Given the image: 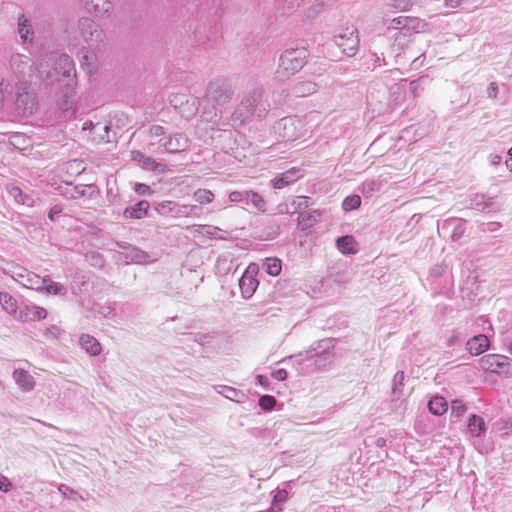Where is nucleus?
<instances>
[{"label": "nucleus", "instance_id": "obj_2", "mask_svg": "<svg viewBox=\"0 0 512 512\" xmlns=\"http://www.w3.org/2000/svg\"><path fill=\"white\" fill-rule=\"evenodd\" d=\"M75 76L76 70L72 58L67 54H62L57 58L53 72L47 74L46 80L50 83L56 81L62 84L64 87V96L70 98L75 93ZM60 106L62 109L67 110L71 107V104L68 99H65Z\"/></svg>", "mask_w": 512, "mask_h": 512}, {"label": "nucleus", "instance_id": "obj_50", "mask_svg": "<svg viewBox=\"0 0 512 512\" xmlns=\"http://www.w3.org/2000/svg\"><path fill=\"white\" fill-rule=\"evenodd\" d=\"M467 410L465 403L462 400L455 399L451 402V413L456 417H461Z\"/></svg>", "mask_w": 512, "mask_h": 512}, {"label": "nucleus", "instance_id": "obj_15", "mask_svg": "<svg viewBox=\"0 0 512 512\" xmlns=\"http://www.w3.org/2000/svg\"><path fill=\"white\" fill-rule=\"evenodd\" d=\"M12 277L24 287L33 290L41 291L44 285V278L21 266L15 267Z\"/></svg>", "mask_w": 512, "mask_h": 512}, {"label": "nucleus", "instance_id": "obj_14", "mask_svg": "<svg viewBox=\"0 0 512 512\" xmlns=\"http://www.w3.org/2000/svg\"><path fill=\"white\" fill-rule=\"evenodd\" d=\"M16 107L23 114H32L36 107V98L34 94L28 91V81H22L17 84Z\"/></svg>", "mask_w": 512, "mask_h": 512}, {"label": "nucleus", "instance_id": "obj_40", "mask_svg": "<svg viewBox=\"0 0 512 512\" xmlns=\"http://www.w3.org/2000/svg\"><path fill=\"white\" fill-rule=\"evenodd\" d=\"M262 269L271 276H278L282 270L281 260L276 257L266 258L262 264Z\"/></svg>", "mask_w": 512, "mask_h": 512}, {"label": "nucleus", "instance_id": "obj_6", "mask_svg": "<svg viewBox=\"0 0 512 512\" xmlns=\"http://www.w3.org/2000/svg\"><path fill=\"white\" fill-rule=\"evenodd\" d=\"M153 209L163 217L183 218L196 215L199 207L180 204L172 200H162L154 202Z\"/></svg>", "mask_w": 512, "mask_h": 512}, {"label": "nucleus", "instance_id": "obj_28", "mask_svg": "<svg viewBox=\"0 0 512 512\" xmlns=\"http://www.w3.org/2000/svg\"><path fill=\"white\" fill-rule=\"evenodd\" d=\"M0 304L6 313L18 320V315L23 306H19L17 300L10 293L0 292Z\"/></svg>", "mask_w": 512, "mask_h": 512}, {"label": "nucleus", "instance_id": "obj_44", "mask_svg": "<svg viewBox=\"0 0 512 512\" xmlns=\"http://www.w3.org/2000/svg\"><path fill=\"white\" fill-rule=\"evenodd\" d=\"M361 205V197L358 194L347 196L342 202V208L345 212L353 211Z\"/></svg>", "mask_w": 512, "mask_h": 512}, {"label": "nucleus", "instance_id": "obj_63", "mask_svg": "<svg viewBox=\"0 0 512 512\" xmlns=\"http://www.w3.org/2000/svg\"><path fill=\"white\" fill-rule=\"evenodd\" d=\"M99 313L104 316L105 318H112L115 316V310L113 307L107 305L102 306L99 310Z\"/></svg>", "mask_w": 512, "mask_h": 512}, {"label": "nucleus", "instance_id": "obj_12", "mask_svg": "<svg viewBox=\"0 0 512 512\" xmlns=\"http://www.w3.org/2000/svg\"><path fill=\"white\" fill-rule=\"evenodd\" d=\"M116 245L122 250L121 254L125 258V262L127 264H147L155 261V258H153L149 253L127 242H117Z\"/></svg>", "mask_w": 512, "mask_h": 512}, {"label": "nucleus", "instance_id": "obj_21", "mask_svg": "<svg viewBox=\"0 0 512 512\" xmlns=\"http://www.w3.org/2000/svg\"><path fill=\"white\" fill-rule=\"evenodd\" d=\"M333 339L325 338L314 343L306 352V358H323L324 361L330 358V351L333 349Z\"/></svg>", "mask_w": 512, "mask_h": 512}, {"label": "nucleus", "instance_id": "obj_7", "mask_svg": "<svg viewBox=\"0 0 512 512\" xmlns=\"http://www.w3.org/2000/svg\"><path fill=\"white\" fill-rule=\"evenodd\" d=\"M234 89L228 79L217 78L207 87L206 97L218 106L226 104L233 96Z\"/></svg>", "mask_w": 512, "mask_h": 512}, {"label": "nucleus", "instance_id": "obj_57", "mask_svg": "<svg viewBox=\"0 0 512 512\" xmlns=\"http://www.w3.org/2000/svg\"><path fill=\"white\" fill-rule=\"evenodd\" d=\"M58 490L62 493L63 496L75 500L78 496V493L72 490L70 487H68L65 484H60L58 487Z\"/></svg>", "mask_w": 512, "mask_h": 512}, {"label": "nucleus", "instance_id": "obj_30", "mask_svg": "<svg viewBox=\"0 0 512 512\" xmlns=\"http://www.w3.org/2000/svg\"><path fill=\"white\" fill-rule=\"evenodd\" d=\"M88 11L98 16L108 15L112 11V3L108 0H82Z\"/></svg>", "mask_w": 512, "mask_h": 512}, {"label": "nucleus", "instance_id": "obj_8", "mask_svg": "<svg viewBox=\"0 0 512 512\" xmlns=\"http://www.w3.org/2000/svg\"><path fill=\"white\" fill-rule=\"evenodd\" d=\"M229 200L233 203L240 204L243 208L252 207L260 213L267 210V203L265 199L253 190H235L229 193Z\"/></svg>", "mask_w": 512, "mask_h": 512}, {"label": "nucleus", "instance_id": "obj_18", "mask_svg": "<svg viewBox=\"0 0 512 512\" xmlns=\"http://www.w3.org/2000/svg\"><path fill=\"white\" fill-rule=\"evenodd\" d=\"M438 232L444 236H449L452 241H458L465 233V221L459 218L445 219L438 224Z\"/></svg>", "mask_w": 512, "mask_h": 512}, {"label": "nucleus", "instance_id": "obj_26", "mask_svg": "<svg viewBox=\"0 0 512 512\" xmlns=\"http://www.w3.org/2000/svg\"><path fill=\"white\" fill-rule=\"evenodd\" d=\"M487 431L484 419L476 414L469 416L467 421V433L474 438H479L485 435Z\"/></svg>", "mask_w": 512, "mask_h": 512}, {"label": "nucleus", "instance_id": "obj_29", "mask_svg": "<svg viewBox=\"0 0 512 512\" xmlns=\"http://www.w3.org/2000/svg\"><path fill=\"white\" fill-rule=\"evenodd\" d=\"M13 379L19 388L25 392H29L34 389V377L24 369H15L13 372Z\"/></svg>", "mask_w": 512, "mask_h": 512}, {"label": "nucleus", "instance_id": "obj_3", "mask_svg": "<svg viewBox=\"0 0 512 512\" xmlns=\"http://www.w3.org/2000/svg\"><path fill=\"white\" fill-rule=\"evenodd\" d=\"M309 51L305 47L286 49L279 58L276 77L283 81L300 71L307 62Z\"/></svg>", "mask_w": 512, "mask_h": 512}, {"label": "nucleus", "instance_id": "obj_27", "mask_svg": "<svg viewBox=\"0 0 512 512\" xmlns=\"http://www.w3.org/2000/svg\"><path fill=\"white\" fill-rule=\"evenodd\" d=\"M489 347L488 337L484 334H478L470 338L466 342V349L471 355H480L485 352Z\"/></svg>", "mask_w": 512, "mask_h": 512}, {"label": "nucleus", "instance_id": "obj_54", "mask_svg": "<svg viewBox=\"0 0 512 512\" xmlns=\"http://www.w3.org/2000/svg\"><path fill=\"white\" fill-rule=\"evenodd\" d=\"M288 500V492L285 489L278 490L272 500V504L281 506Z\"/></svg>", "mask_w": 512, "mask_h": 512}, {"label": "nucleus", "instance_id": "obj_33", "mask_svg": "<svg viewBox=\"0 0 512 512\" xmlns=\"http://www.w3.org/2000/svg\"><path fill=\"white\" fill-rule=\"evenodd\" d=\"M235 268V262L231 253L220 255L215 264L216 273L220 275H227Z\"/></svg>", "mask_w": 512, "mask_h": 512}, {"label": "nucleus", "instance_id": "obj_45", "mask_svg": "<svg viewBox=\"0 0 512 512\" xmlns=\"http://www.w3.org/2000/svg\"><path fill=\"white\" fill-rule=\"evenodd\" d=\"M379 190L380 183L375 180L365 181L360 187V191L365 197H371L375 192H378Z\"/></svg>", "mask_w": 512, "mask_h": 512}, {"label": "nucleus", "instance_id": "obj_25", "mask_svg": "<svg viewBox=\"0 0 512 512\" xmlns=\"http://www.w3.org/2000/svg\"><path fill=\"white\" fill-rule=\"evenodd\" d=\"M309 200L310 198L305 196L293 197L288 202L279 204L278 211L281 214H294L303 208H307L309 205Z\"/></svg>", "mask_w": 512, "mask_h": 512}, {"label": "nucleus", "instance_id": "obj_38", "mask_svg": "<svg viewBox=\"0 0 512 512\" xmlns=\"http://www.w3.org/2000/svg\"><path fill=\"white\" fill-rule=\"evenodd\" d=\"M318 89V85L310 80L300 81L296 83L292 91L297 97H306L315 93Z\"/></svg>", "mask_w": 512, "mask_h": 512}, {"label": "nucleus", "instance_id": "obj_49", "mask_svg": "<svg viewBox=\"0 0 512 512\" xmlns=\"http://www.w3.org/2000/svg\"><path fill=\"white\" fill-rule=\"evenodd\" d=\"M388 5L396 10L407 11L412 7L413 2L412 0H388Z\"/></svg>", "mask_w": 512, "mask_h": 512}, {"label": "nucleus", "instance_id": "obj_19", "mask_svg": "<svg viewBox=\"0 0 512 512\" xmlns=\"http://www.w3.org/2000/svg\"><path fill=\"white\" fill-rule=\"evenodd\" d=\"M468 207L480 212L487 213L496 211L498 209L494 197H488L485 194L478 193L469 196Z\"/></svg>", "mask_w": 512, "mask_h": 512}, {"label": "nucleus", "instance_id": "obj_23", "mask_svg": "<svg viewBox=\"0 0 512 512\" xmlns=\"http://www.w3.org/2000/svg\"><path fill=\"white\" fill-rule=\"evenodd\" d=\"M303 176L301 169L292 168L283 173L278 174L271 180V184L275 189H283L296 182Z\"/></svg>", "mask_w": 512, "mask_h": 512}, {"label": "nucleus", "instance_id": "obj_64", "mask_svg": "<svg viewBox=\"0 0 512 512\" xmlns=\"http://www.w3.org/2000/svg\"><path fill=\"white\" fill-rule=\"evenodd\" d=\"M165 134V128L160 125H152L150 127L151 137H159Z\"/></svg>", "mask_w": 512, "mask_h": 512}, {"label": "nucleus", "instance_id": "obj_1", "mask_svg": "<svg viewBox=\"0 0 512 512\" xmlns=\"http://www.w3.org/2000/svg\"><path fill=\"white\" fill-rule=\"evenodd\" d=\"M269 108V103L263 100V90L261 88H254L243 96L241 102L230 116L229 125L238 127L253 117L263 119L268 114Z\"/></svg>", "mask_w": 512, "mask_h": 512}, {"label": "nucleus", "instance_id": "obj_4", "mask_svg": "<svg viewBox=\"0 0 512 512\" xmlns=\"http://www.w3.org/2000/svg\"><path fill=\"white\" fill-rule=\"evenodd\" d=\"M427 23L418 17L398 16L387 22L385 34L415 35L425 30Z\"/></svg>", "mask_w": 512, "mask_h": 512}, {"label": "nucleus", "instance_id": "obj_59", "mask_svg": "<svg viewBox=\"0 0 512 512\" xmlns=\"http://www.w3.org/2000/svg\"><path fill=\"white\" fill-rule=\"evenodd\" d=\"M12 487L13 484L9 478L0 473V491L7 493L12 489Z\"/></svg>", "mask_w": 512, "mask_h": 512}, {"label": "nucleus", "instance_id": "obj_20", "mask_svg": "<svg viewBox=\"0 0 512 512\" xmlns=\"http://www.w3.org/2000/svg\"><path fill=\"white\" fill-rule=\"evenodd\" d=\"M151 205L147 200H140L127 206L123 211V217L127 220H140L150 216Z\"/></svg>", "mask_w": 512, "mask_h": 512}, {"label": "nucleus", "instance_id": "obj_47", "mask_svg": "<svg viewBox=\"0 0 512 512\" xmlns=\"http://www.w3.org/2000/svg\"><path fill=\"white\" fill-rule=\"evenodd\" d=\"M18 33L21 39H23L24 41H27L29 39L30 34H32V31L28 24V20L24 18V16L19 18Z\"/></svg>", "mask_w": 512, "mask_h": 512}, {"label": "nucleus", "instance_id": "obj_22", "mask_svg": "<svg viewBox=\"0 0 512 512\" xmlns=\"http://www.w3.org/2000/svg\"><path fill=\"white\" fill-rule=\"evenodd\" d=\"M188 146V139L182 133H176L166 140H160V147L168 153H178L185 150Z\"/></svg>", "mask_w": 512, "mask_h": 512}, {"label": "nucleus", "instance_id": "obj_39", "mask_svg": "<svg viewBox=\"0 0 512 512\" xmlns=\"http://www.w3.org/2000/svg\"><path fill=\"white\" fill-rule=\"evenodd\" d=\"M429 412L436 416L443 415L448 409V403L444 397L436 395L428 402Z\"/></svg>", "mask_w": 512, "mask_h": 512}, {"label": "nucleus", "instance_id": "obj_41", "mask_svg": "<svg viewBox=\"0 0 512 512\" xmlns=\"http://www.w3.org/2000/svg\"><path fill=\"white\" fill-rule=\"evenodd\" d=\"M219 388L218 392L229 400L240 402V399L245 397V394L236 388L226 385L219 386Z\"/></svg>", "mask_w": 512, "mask_h": 512}, {"label": "nucleus", "instance_id": "obj_31", "mask_svg": "<svg viewBox=\"0 0 512 512\" xmlns=\"http://www.w3.org/2000/svg\"><path fill=\"white\" fill-rule=\"evenodd\" d=\"M79 344L82 349L92 356H97L102 351L99 341L89 334H82L79 338Z\"/></svg>", "mask_w": 512, "mask_h": 512}, {"label": "nucleus", "instance_id": "obj_56", "mask_svg": "<svg viewBox=\"0 0 512 512\" xmlns=\"http://www.w3.org/2000/svg\"><path fill=\"white\" fill-rule=\"evenodd\" d=\"M141 159L142 160V165L145 169H148V170H151V171H156L158 166H159V163H157L153 158L151 157H148L146 155H141Z\"/></svg>", "mask_w": 512, "mask_h": 512}, {"label": "nucleus", "instance_id": "obj_42", "mask_svg": "<svg viewBox=\"0 0 512 512\" xmlns=\"http://www.w3.org/2000/svg\"><path fill=\"white\" fill-rule=\"evenodd\" d=\"M42 290H45L46 293L51 295H63L66 293V289L62 284L47 278H44Z\"/></svg>", "mask_w": 512, "mask_h": 512}, {"label": "nucleus", "instance_id": "obj_62", "mask_svg": "<svg viewBox=\"0 0 512 512\" xmlns=\"http://www.w3.org/2000/svg\"><path fill=\"white\" fill-rule=\"evenodd\" d=\"M272 378L277 381H284L287 378V371L285 369H276L271 373Z\"/></svg>", "mask_w": 512, "mask_h": 512}, {"label": "nucleus", "instance_id": "obj_32", "mask_svg": "<svg viewBox=\"0 0 512 512\" xmlns=\"http://www.w3.org/2000/svg\"><path fill=\"white\" fill-rule=\"evenodd\" d=\"M337 249L344 255L357 253V242L352 235H344L336 239Z\"/></svg>", "mask_w": 512, "mask_h": 512}, {"label": "nucleus", "instance_id": "obj_60", "mask_svg": "<svg viewBox=\"0 0 512 512\" xmlns=\"http://www.w3.org/2000/svg\"><path fill=\"white\" fill-rule=\"evenodd\" d=\"M499 93V87L496 82H491L487 87V97L489 99H495L497 98V95Z\"/></svg>", "mask_w": 512, "mask_h": 512}, {"label": "nucleus", "instance_id": "obj_16", "mask_svg": "<svg viewBox=\"0 0 512 512\" xmlns=\"http://www.w3.org/2000/svg\"><path fill=\"white\" fill-rule=\"evenodd\" d=\"M59 195L66 199H80L91 196L95 192L94 185H74L71 182H63L56 188Z\"/></svg>", "mask_w": 512, "mask_h": 512}, {"label": "nucleus", "instance_id": "obj_10", "mask_svg": "<svg viewBox=\"0 0 512 512\" xmlns=\"http://www.w3.org/2000/svg\"><path fill=\"white\" fill-rule=\"evenodd\" d=\"M480 367L491 373H509L512 369V360L501 354H487L480 358Z\"/></svg>", "mask_w": 512, "mask_h": 512}, {"label": "nucleus", "instance_id": "obj_46", "mask_svg": "<svg viewBox=\"0 0 512 512\" xmlns=\"http://www.w3.org/2000/svg\"><path fill=\"white\" fill-rule=\"evenodd\" d=\"M194 199L200 204H208L213 201L214 194L207 189H198L194 192Z\"/></svg>", "mask_w": 512, "mask_h": 512}, {"label": "nucleus", "instance_id": "obj_36", "mask_svg": "<svg viewBox=\"0 0 512 512\" xmlns=\"http://www.w3.org/2000/svg\"><path fill=\"white\" fill-rule=\"evenodd\" d=\"M87 129H90L94 134H97L99 136L100 140H103L106 142L111 141L110 136H109L111 128L108 124H101V123L93 124L92 121H86L83 124V130H87Z\"/></svg>", "mask_w": 512, "mask_h": 512}, {"label": "nucleus", "instance_id": "obj_37", "mask_svg": "<svg viewBox=\"0 0 512 512\" xmlns=\"http://www.w3.org/2000/svg\"><path fill=\"white\" fill-rule=\"evenodd\" d=\"M320 214L316 211H301L298 214V226L301 230L311 228L318 221Z\"/></svg>", "mask_w": 512, "mask_h": 512}, {"label": "nucleus", "instance_id": "obj_11", "mask_svg": "<svg viewBox=\"0 0 512 512\" xmlns=\"http://www.w3.org/2000/svg\"><path fill=\"white\" fill-rule=\"evenodd\" d=\"M81 36L90 48H94L102 41V30L91 18H81L78 23Z\"/></svg>", "mask_w": 512, "mask_h": 512}, {"label": "nucleus", "instance_id": "obj_51", "mask_svg": "<svg viewBox=\"0 0 512 512\" xmlns=\"http://www.w3.org/2000/svg\"><path fill=\"white\" fill-rule=\"evenodd\" d=\"M133 189H134L135 193L140 196H151L154 193V191L151 189L150 186H148L147 184H144V183H139V182L134 184Z\"/></svg>", "mask_w": 512, "mask_h": 512}, {"label": "nucleus", "instance_id": "obj_52", "mask_svg": "<svg viewBox=\"0 0 512 512\" xmlns=\"http://www.w3.org/2000/svg\"><path fill=\"white\" fill-rule=\"evenodd\" d=\"M13 88L10 83H5L4 81L0 82V107L5 101L6 97L11 95Z\"/></svg>", "mask_w": 512, "mask_h": 512}, {"label": "nucleus", "instance_id": "obj_58", "mask_svg": "<svg viewBox=\"0 0 512 512\" xmlns=\"http://www.w3.org/2000/svg\"><path fill=\"white\" fill-rule=\"evenodd\" d=\"M87 258L90 261V264L97 268H102L104 266V259L99 254H91L90 256L87 255Z\"/></svg>", "mask_w": 512, "mask_h": 512}, {"label": "nucleus", "instance_id": "obj_24", "mask_svg": "<svg viewBox=\"0 0 512 512\" xmlns=\"http://www.w3.org/2000/svg\"><path fill=\"white\" fill-rule=\"evenodd\" d=\"M46 316L47 311L43 307H39L36 305H23L20 314L18 315V321H38L45 319Z\"/></svg>", "mask_w": 512, "mask_h": 512}, {"label": "nucleus", "instance_id": "obj_61", "mask_svg": "<svg viewBox=\"0 0 512 512\" xmlns=\"http://www.w3.org/2000/svg\"><path fill=\"white\" fill-rule=\"evenodd\" d=\"M62 211H63L62 206L56 204L50 208L49 213H48V218L51 221H55L58 218V216L62 213Z\"/></svg>", "mask_w": 512, "mask_h": 512}, {"label": "nucleus", "instance_id": "obj_53", "mask_svg": "<svg viewBox=\"0 0 512 512\" xmlns=\"http://www.w3.org/2000/svg\"><path fill=\"white\" fill-rule=\"evenodd\" d=\"M404 378H405V375H404V372L403 371H398L395 375H394V378H393V385H392V390H393V393L396 394L398 392L401 391V387L403 385V381H404Z\"/></svg>", "mask_w": 512, "mask_h": 512}, {"label": "nucleus", "instance_id": "obj_9", "mask_svg": "<svg viewBox=\"0 0 512 512\" xmlns=\"http://www.w3.org/2000/svg\"><path fill=\"white\" fill-rule=\"evenodd\" d=\"M333 42L341 49L343 54L354 56L359 49L357 29L353 26L340 29L334 34Z\"/></svg>", "mask_w": 512, "mask_h": 512}, {"label": "nucleus", "instance_id": "obj_5", "mask_svg": "<svg viewBox=\"0 0 512 512\" xmlns=\"http://www.w3.org/2000/svg\"><path fill=\"white\" fill-rule=\"evenodd\" d=\"M274 131L283 141H295L304 136L305 124L295 116H288L275 123Z\"/></svg>", "mask_w": 512, "mask_h": 512}, {"label": "nucleus", "instance_id": "obj_34", "mask_svg": "<svg viewBox=\"0 0 512 512\" xmlns=\"http://www.w3.org/2000/svg\"><path fill=\"white\" fill-rule=\"evenodd\" d=\"M9 195L19 204L32 207L35 203L34 196L29 193H25L20 187L12 186L8 189Z\"/></svg>", "mask_w": 512, "mask_h": 512}, {"label": "nucleus", "instance_id": "obj_35", "mask_svg": "<svg viewBox=\"0 0 512 512\" xmlns=\"http://www.w3.org/2000/svg\"><path fill=\"white\" fill-rule=\"evenodd\" d=\"M391 40H392V43H391V48L394 52H397L398 54L400 53V51L404 50L408 45L409 43L411 42L412 40V37L414 35H408V34H398V33H391V34H386Z\"/></svg>", "mask_w": 512, "mask_h": 512}, {"label": "nucleus", "instance_id": "obj_43", "mask_svg": "<svg viewBox=\"0 0 512 512\" xmlns=\"http://www.w3.org/2000/svg\"><path fill=\"white\" fill-rule=\"evenodd\" d=\"M216 338V333H192L190 334V340L201 345L206 346L213 342Z\"/></svg>", "mask_w": 512, "mask_h": 512}, {"label": "nucleus", "instance_id": "obj_13", "mask_svg": "<svg viewBox=\"0 0 512 512\" xmlns=\"http://www.w3.org/2000/svg\"><path fill=\"white\" fill-rule=\"evenodd\" d=\"M258 273V267L256 264H250L242 276L239 279V288L241 291V295L244 299H249L255 293L259 281L256 278V274Z\"/></svg>", "mask_w": 512, "mask_h": 512}, {"label": "nucleus", "instance_id": "obj_55", "mask_svg": "<svg viewBox=\"0 0 512 512\" xmlns=\"http://www.w3.org/2000/svg\"><path fill=\"white\" fill-rule=\"evenodd\" d=\"M446 271H447V265H445V264L435 265L430 270V277L433 279H438V278L442 277Z\"/></svg>", "mask_w": 512, "mask_h": 512}, {"label": "nucleus", "instance_id": "obj_48", "mask_svg": "<svg viewBox=\"0 0 512 512\" xmlns=\"http://www.w3.org/2000/svg\"><path fill=\"white\" fill-rule=\"evenodd\" d=\"M260 408L264 411H271L276 405V399L271 395H262L258 400Z\"/></svg>", "mask_w": 512, "mask_h": 512}, {"label": "nucleus", "instance_id": "obj_17", "mask_svg": "<svg viewBox=\"0 0 512 512\" xmlns=\"http://www.w3.org/2000/svg\"><path fill=\"white\" fill-rule=\"evenodd\" d=\"M10 68L15 77L22 81H27L26 77H31L33 74L32 63L28 56L22 54H14L10 58Z\"/></svg>", "mask_w": 512, "mask_h": 512}]
</instances>
